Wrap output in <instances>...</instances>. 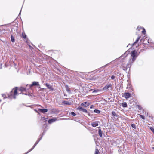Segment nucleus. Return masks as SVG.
Wrapping results in <instances>:
<instances>
[{"instance_id":"1","label":"nucleus","mask_w":154,"mask_h":154,"mask_svg":"<svg viewBox=\"0 0 154 154\" xmlns=\"http://www.w3.org/2000/svg\"><path fill=\"white\" fill-rule=\"evenodd\" d=\"M137 51L134 50L132 51L131 53V56L133 57L132 59V62H134L136 59V58L137 56Z\"/></svg>"},{"instance_id":"2","label":"nucleus","mask_w":154,"mask_h":154,"mask_svg":"<svg viewBox=\"0 0 154 154\" xmlns=\"http://www.w3.org/2000/svg\"><path fill=\"white\" fill-rule=\"evenodd\" d=\"M17 88H16L14 90V95L13 96L12 95V94H11V96H9V98H12V97L13 98L15 99L16 98V96L17 95Z\"/></svg>"},{"instance_id":"3","label":"nucleus","mask_w":154,"mask_h":154,"mask_svg":"<svg viewBox=\"0 0 154 154\" xmlns=\"http://www.w3.org/2000/svg\"><path fill=\"white\" fill-rule=\"evenodd\" d=\"M112 85L111 84H107L103 88V90H106L108 89H112Z\"/></svg>"},{"instance_id":"4","label":"nucleus","mask_w":154,"mask_h":154,"mask_svg":"<svg viewBox=\"0 0 154 154\" xmlns=\"http://www.w3.org/2000/svg\"><path fill=\"white\" fill-rule=\"evenodd\" d=\"M131 94L129 93H125L123 94L122 96L125 97L126 99L129 98L131 97Z\"/></svg>"},{"instance_id":"5","label":"nucleus","mask_w":154,"mask_h":154,"mask_svg":"<svg viewBox=\"0 0 154 154\" xmlns=\"http://www.w3.org/2000/svg\"><path fill=\"white\" fill-rule=\"evenodd\" d=\"M124 64L125 63L124 62V61H123V62L122 63V65L121 66V68H122L124 70L126 71L127 70V67H130L131 66V65H129V64H128L126 66H123Z\"/></svg>"},{"instance_id":"6","label":"nucleus","mask_w":154,"mask_h":154,"mask_svg":"<svg viewBox=\"0 0 154 154\" xmlns=\"http://www.w3.org/2000/svg\"><path fill=\"white\" fill-rule=\"evenodd\" d=\"M58 120V119H57V118H53L49 119L48 121V122L49 124H51L53 122Z\"/></svg>"},{"instance_id":"7","label":"nucleus","mask_w":154,"mask_h":154,"mask_svg":"<svg viewBox=\"0 0 154 154\" xmlns=\"http://www.w3.org/2000/svg\"><path fill=\"white\" fill-rule=\"evenodd\" d=\"M77 109L85 113H87V110L86 109H84L83 108L81 107H79Z\"/></svg>"},{"instance_id":"8","label":"nucleus","mask_w":154,"mask_h":154,"mask_svg":"<svg viewBox=\"0 0 154 154\" xmlns=\"http://www.w3.org/2000/svg\"><path fill=\"white\" fill-rule=\"evenodd\" d=\"M45 85L47 86L48 89L52 91L53 90L52 86L50 85L48 83H46Z\"/></svg>"},{"instance_id":"9","label":"nucleus","mask_w":154,"mask_h":154,"mask_svg":"<svg viewBox=\"0 0 154 154\" xmlns=\"http://www.w3.org/2000/svg\"><path fill=\"white\" fill-rule=\"evenodd\" d=\"M39 85V83L38 82H33L32 84L30 85V87H31L33 86L38 85Z\"/></svg>"},{"instance_id":"10","label":"nucleus","mask_w":154,"mask_h":154,"mask_svg":"<svg viewBox=\"0 0 154 154\" xmlns=\"http://www.w3.org/2000/svg\"><path fill=\"white\" fill-rule=\"evenodd\" d=\"M38 110L40 112L43 113L46 112L48 111V109H39Z\"/></svg>"},{"instance_id":"11","label":"nucleus","mask_w":154,"mask_h":154,"mask_svg":"<svg viewBox=\"0 0 154 154\" xmlns=\"http://www.w3.org/2000/svg\"><path fill=\"white\" fill-rule=\"evenodd\" d=\"M40 140H41V139H40L38 141L37 140L35 142V144H34V146L32 148L30 149L29 150V152H30L31 151L34 149V148L35 147V146L39 142V141Z\"/></svg>"},{"instance_id":"12","label":"nucleus","mask_w":154,"mask_h":154,"mask_svg":"<svg viewBox=\"0 0 154 154\" xmlns=\"http://www.w3.org/2000/svg\"><path fill=\"white\" fill-rule=\"evenodd\" d=\"M91 125L93 127H96L98 125V122H93Z\"/></svg>"},{"instance_id":"13","label":"nucleus","mask_w":154,"mask_h":154,"mask_svg":"<svg viewBox=\"0 0 154 154\" xmlns=\"http://www.w3.org/2000/svg\"><path fill=\"white\" fill-rule=\"evenodd\" d=\"M63 103L66 105H71L72 103L71 102L66 101H63Z\"/></svg>"},{"instance_id":"14","label":"nucleus","mask_w":154,"mask_h":154,"mask_svg":"<svg viewBox=\"0 0 154 154\" xmlns=\"http://www.w3.org/2000/svg\"><path fill=\"white\" fill-rule=\"evenodd\" d=\"M81 105L83 106L87 107L89 105V103H88L87 102L83 103L81 104Z\"/></svg>"},{"instance_id":"15","label":"nucleus","mask_w":154,"mask_h":154,"mask_svg":"<svg viewBox=\"0 0 154 154\" xmlns=\"http://www.w3.org/2000/svg\"><path fill=\"white\" fill-rule=\"evenodd\" d=\"M122 106L124 107H126L127 106V105L126 102H123L122 103Z\"/></svg>"},{"instance_id":"16","label":"nucleus","mask_w":154,"mask_h":154,"mask_svg":"<svg viewBox=\"0 0 154 154\" xmlns=\"http://www.w3.org/2000/svg\"><path fill=\"white\" fill-rule=\"evenodd\" d=\"M139 28H142L143 29V31H142V32L144 34H145V33L146 32V31H145L144 28H141V27L139 28V27H138L137 29H138V30H140V29H139Z\"/></svg>"},{"instance_id":"17","label":"nucleus","mask_w":154,"mask_h":154,"mask_svg":"<svg viewBox=\"0 0 154 154\" xmlns=\"http://www.w3.org/2000/svg\"><path fill=\"white\" fill-rule=\"evenodd\" d=\"M98 133L99 135V136L101 137H102V131L100 129H99L98 131Z\"/></svg>"},{"instance_id":"18","label":"nucleus","mask_w":154,"mask_h":154,"mask_svg":"<svg viewBox=\"0 0 154 154\" xmlns=\"http://www.w3.org/2000/svg\"><path fill=\"white\" fill-rule=\"evenodd\" d=\"M11 41L12 42H15V39L14 38V37L12 35L11 36Z\"/></svg>"},{"instance_id":"19","label":"nucleus","mask_w":154,"mask_h":154,"mask_svg":"<svg viewBox=\"0 0 154 154\" xmlns=\"http://www.w3.org/2000/svg\"><path fill=\"white\" fill-rule=\"evenodd\" d=\"M65 88H66V90L68 91L69 92L70 91V89L69 88L68 86L67 85H65Z\"/></svg>"},{"instance_id":"20","label":"nucleus","mask_w":154,"mask_h":154,"mask_svg":"<svg viewBox=\"0 0 154 154\" xmlns=\"http://www.w3.org/2000/svg\"><path fill=\"white\" fill-rule=\"evenodd\" d=\"M100 152L99 150L97 149H96L94 154H99Z\"/></svg>"},{"instance_id":"21","label":"nucleus","mask_w":154,"mask_h":154,"mask_svg":"<svg viewBox=\"0 0 154 154\" xmlns=\"http://www.w3.org/2000/svg\"><path fill=\"white\" fill-rule=\"evenodd\" d=\"M112 115L115 116H117V115L116 112L114 111H112Z\"/></svg>"},{"instance_id":"22","label":"nucleus","mask_w":154,"mask_h":154,"mask_svg":"<svg viewBox=\"0 0 154 154\" xmlns=\"http://www.w3.org/2000/svg\"><path fill=\"white\" fill-rule=\"evenodd\" d=\"M140 38V37H138V38H137V40H136V41L133 44V45L137 43V42H138V41L139 40Z\"/></svg>"},{"instance_id":"23","label":"nucleus","mask_w":154,"mask_h":154,"mask_svg":"<svg viewBox=\"0 0 154 154\" xmlns=\"http://www.w3.org/2000/svg\"><path fill=\"white\" fill-rule=\"evenodd\" d=\"M94 111L96 113H100V111L98 109H95Z\"/></svg>"},{"instance_id":"24","label":"nucleus","mask_w":154,"mask_h":154,"mask_svg":"<svg viewBox=\"0 0 154 154\" xmlns=\"http://www.w3.org/2000/svg\"><path fill=\"white\" fill-rule=\"evenodd\" d=\"M131 126L132 127H133V128L134 129H136V127L135 124H131Z\"/></svg>"},{"instance_id":"25","label":"nucleus","mask_w":154,"mask_h":154,"mask_svg":"<svg viewBox=\"0 0 154 154\" xmlns=\"http://www.w3.org/2000/svg\"><path fill=\"white\" fill-rule=\"evenodd\" d=\"M25 89L23 87H21L20 88V90L21 91H22L25 90Z\"/></svg>"},{"instance_id":"26","label":"nucleus","mask_w":154,"mask_h":154,"mask_svg":"<svg viewBox=\"0 0 154 154\" xmlns=\"http://www.w3.org/2000/svg\"><path fill=\"white\" fill-rule=\"evenodd\" d=\"M140 118H142V119H145V117L144 116H143L142 115H140Z\"/></svg>"},{"instance_id":"27","label":"nucleus","mask_w":154,"mask_h":154,"mask_svg":"<svg viewBox=\"0 0 154 154\" xmlns=\"http://www.w3.org/2000/svg\"><path fill=\"white\" fill-rule=\"evenodd\" d=\"M150 129L152 131L153 133L154 134V128L153 127H150Z\"/></svg>"},{"instance_id":"28","label":"nucleus","mask_w":154,"mask_h":154,"mask_svg":"<svg viewBox=\"0 0 154 154\" xmlns=\"http://www.w3.org/2000/svg\"><path fill=\"white\" fill-rule=\"evenodd\" d=\"M71 114L72 115V116H75L76 115V114L74 112H71Z\"/></svg>"},{"instance_id":"29","label":"nucleus","mask_w":154,"mask_h":154,"mask_svg":"<svg viewBox=\"0 0 154 154\" xmlns=\"http://www.w3.org/2000/svg\"><path fill=\"white\" fill-rule=\"evenodd\" d=\"M2 97L4 98H5L7 97L6 95L5 94H2Z\"/></svg>"},{"instance_id":"30","label":"nucleus","mask_w":154,"mask_h":154,"mask_svg":"<svg viewBox=\"0 0 154 154\" xmlns=\"http://www.w3.org/2000/svg\"><path fill=\"white\" fill-rule=\"evenodd\" d=\"M99 91L98 90H94V91H93V93H94V92H97V91Z\"/></svg>"},{"instance_id":"31","label":"nucleus","mask_w":154,"mask_h":154,"mask_svg":"<svg viewBox=\"0 0 154 154\" xmlns=\"http://www.w3.org/2000/svg\"><path fill=\"white\" fill-rule=\"evenodd\" d=\"M126 56V53H124V54H123V55H122V56H121V57H122L123 56Z\"/></svg>"},{"instance_id":"32","label":"nucleus","mask_w":154,"mask_h":154,"mask_svg":"<svg viewBox=\"0 0 154 154\" xmlns=\"http://www.w3.org/2000/svg\"><path fill=\"white\" fill-rule=\"evenodd\" d=\"M23 38H26V35H23Z\"/></svg>"},{"instance_id":"33","label":"nucleus","mask_w":154,"mask_h":154,"mask_svg":"<svg viewBox=\"0 0 154 154\" xmlns=\"http://www.w3.org/2000/svg\"><path fill=\"white\" fill-rule=\"evenodd\" d=\"M51 110H52V111L53 112H54V110H58L56 109H51Z\"/></svg>"},{"instance_id":"34","label":"nucleus","mask_w":154,"mask_h":154,"mask_svg":"<svg viewBox=\"0 0 154 154\" xmlns=\"http://www.w3.org/2000/svg\"><path fill=\"white\" fill-rule=\"evenodd\" d=\"M115 78V76L113 75L111 76V78L112 79H113Z\"/></svg>"},{"instance_id":"35","label":"nucleus","mask_w":154,"mask_h":154,"mask_svg":"<svg viewBox=\"0 0 154 154\" xmlns=\"http://www.w3.org/2000/svg\"><path fill=\"white\" fill-rule=\"evenodd\" d=\"M42 119H43L44 120H45L46 119V118H45V117H43L42 118Z\"/></svg>"},{"instance_id":"36","label":"nucleus","mask_w":154,"mask_h":154,"mask_svg":"<svg viewBox=\"0 0 154 154\" xmlns=\"http://www.w3.org/2000/svg\"><path fill=\"white\" fill-rule=\"evenodd\" d=\"M93 107V106H92L91 107H90V108H92V107Z\"/></svg>"},{"instance_id":"37","label":"nucleus","mask_w":154,"mask_h":154,"mask_svg":"<svg viewBox=\"0 0 154 154\" xmlns=\"http://www.w3.org/2000/svg\"><path fill=\"white\" fill-rule=\"evenodd\" d=\"M25 95H27V94H24Z\"/></svg>"},{"instance_id":"38","label":"nucleus","mask_w":154,"mask_h":154,"mask_svg":"<svg viewBox=\"0 0 154 154\" xmlns=\"http://www.w3.org/2000/svg\"><path fill=\"white\" fill-rule=\"evenodd\" d=\"M29 152V151H28V152L27 153H26V154H27V153H28V152Z\"/></svg>"},{"instance_id":"39","label":"nucleus","mask_w":154,"mask_h":154,"mask_svg":"<svg viewBox=\"0 0 154 154\" xmlns=\"http://www.w3.org/2000/svg\"><path fill=\"white\" fill-rule=\"evenodd\" d=\"M21 11H20V13Z\"/></svg>"},{"instance_id":"40","label":"nucleus","mask_w":154,"mask_h":154,"mask_svg":"<svg viewBox=\"0 0 154 154\" xmlns=\"http://www.w3.org/2000/svg\"><path fill=\"white\" fill-rule=\"evenodd\" d=\"M21 11H20V13Z\"/></svg>"},{"instance_id":"41","label":"nucleus","mask_w":154,"mask_h":154,"mask_svg":"<svg viewBox=\"0 0 154 154\" xmlns=\"http://www.w3.org/2000/svg\"><path fill=\"white\" fill-rule=\"evenodd\" d=\"M21 11H20V13Z\"/></svg>"},{"instance_id":"42","label":"nucleus","mask_w":154,"mask_h":154,"mask_svg":"<svg viewBox=\"0 0 154 154\" xmlns=\"http://www.w3.org/2000/svg\"><path fill=\"white\" fill-rule=\"evenodd\" d=\"M128 87H127V89H128Z\"/></svg>"},{"instance_id":"43","label":"nucleus","mask_w":154,"mask_h":154,"mask_svg":"<svg viewBox=\"0 0 154 154\" xmlns=\"http://www.w3.org/2000/svg\"><path fill=\"white\" fill-rule=\"evenodd\" d=\"M1 101V100H0V102Z\"/></svg>"},{"instance_id":"44","label":"nucleus","mask_w":154,"mask_h":154,"mask_svg":"<svg viewBox=\"0 0 154 154\" xmlns=\"http://www.w3.org/2000/svg\"><path fill=\"white\" fill-rule=\"evenodd\" d=\"M153 149H154V147H153Z\"/></svg>"}]
</instances>
